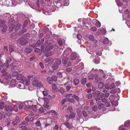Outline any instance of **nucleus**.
<instances>
[{
	"label": "nucleus",
	"mask_w": 130,
	"mask_h": 130,
	"mask_svg": "<svg viewBox=\"0 0 130 130\" xmlns=\"http://www.w3.org/2000/svg\"><path fill=\"white\" fill-rule=\"evenodd\" d=\"M32 83V85L34 87H42V84L39 81V78L38 77H35L33 78Z\"/></svg>",
	"instance_id": "nucleus-1"
},
{
	"label": "nucleus",
	"mask_w": 130,
	"mask_h": 130,
	"mask_svg": "<svg viewBox=\"0 0 130 130\" xmlns=\"http://www.w3.org/2000/svg\"><path fill=\"white\" fill-rule=\"evenodd\" d=\"M44 47H45L43 46H42L41 47V51L44 52H45L46 51L50 50L54 47V46L52 45L51 43H49L47 46L46 47L44 50H43Z\"/></svg>",
	"instance_id": "nucleus-2"
},
{
	"label": "nucleus",
	"mask_w": 130,
	"mask_h": 130,
	"mask_svg": "<svg viewBox=\"0 0 130 130\" xmlns=\"http://www.w3.org/2000/svg\"><path fill=\"white\" fill-rule=\"evenodd\" d=\"M14 20L13 18L11 19L8 23L9 28V31L11 32L13 29L14 27Z\"/></svg>",
	"instance_id": "nucleus-3"
},
{
	"label": "nucleus",
	"mask_w": 130,
	"mask_h": 130,
	"mask_svg": "<svg viewBox=\"0 0 130 130\" xmlns=\"http://www.w3.org/2000/svg\"><path fill=\"white\" fill-rule=\"evenodd\" d=\"M31 103H32V102L30 101H25L24 103H20L19 104V107L20 109H22L23 107L24 104H25L29 108V106H31L29 105Z\"/></svg>",
	"instance_id": "nucleus-4"
},
{
	"label": "nucleus",
	"mask_w": 130,
	"mask_h": 130,
	"mask_svg": "<svg viewBox=\"0 0 130 130\" xmlns=\"http://www.w3.org/2000/svg\"><path fill=\"white\" fill-rule=\"evenodd\" d=\"M28 39L27 38H20L18 40V43L20 44L21 45H25L28 42Z\"/></svg>",
	"instance_id": "nucleus-5"
},
{
	"label": "nucleus",
	"mask_w": 130,
	"mask_h": 130,
	"mask_svg": "<svg viewBox=\"0 0 130 130\" xmlns=\"http://www.w3.org/2000/svg\"><path fill=\"white\" fill-rule=\"evenodd\" d=\"M100 93V92L98 90H96L95 92L93 93L94 97L96 101L99 100L100 99L99 97Z\"/></svg>",
	"instance_id": "nucleus-6"
},
{
	"label": "nucleus",
	"mask_w": 130,
	"mask_h": 130,
	"mask_svg": "<svg viewBox=\"0 0 130 130\" xmlns=\"http://www.w3.org/2000/svg\"><path fill=\"white\" fill-rule=\"evenodd\" d=\"M43 100L44 101L43 106L45 108H47L49 107L48 104L50 102L49 99L46 98H44Z\"/></svg>",
	"instance_id": "nucleus-7"
},
{
	"label": "nucleus",
	"mask_w": 130,
	"mask_h": 130,
	"mask_svg": "<svg viewBox=\"0 0 130 130\" xmlns=\"http://www.w3.org/2000/svg\"><path fill=\"white\" fill-rule=\"evenodd\" d=\"M26 124V122H22L19 126V129L20 130H26L27 129V128L25 126Z\"/></svg>",
	"instance_id": "nucleus-8"
},
{
	"label": "nucleus",
	"mask_w": 130,
	"mask_h": 130,
	"mask_svg": "<svg viewBox=\"0 0 130 130\" xmlns=\"http://www.w3.org/2000/svg\"><path fill=\"white\" fill-rule=\"evenodd\" d=\"M103 44H107L108 46H110L111 45V43L109 42L108 38H106L104 39L103 42Z\"/></svg>",
	"instance_id": "nucleus-9"
},
{
	"label": "nucleus",
	"mask_w": 130,
	"mask_h": 130,
	"mask_svg": "<svg viewBox=\"0 0 130 130\" xmlns=\"http://www.w3.org/2000/svg\"><path fill=\"white\" fill-rule=\"evenodd\" d=\"M17 79L18 80L21 79L23 82H24L26 79V78L25 76H22L21 74H19L17 76Z\"/></svg>",
	"instance_id": "nucleus-10"
},
{
	"label": "nucleus",
	"mask_w": 130,
	"mask_h": 130,
	"mask_svg": "<svg viewBox=\"0 0 130 130\" xmlns=\"http://www.w3.org/2000/svg\"><path fill=\"white\" fill-rule=\"evenodd\" d=\"M31 101L32 102V101ZM29 105H30L32 106V110L34 111H36L38 109L39 106V105H32V103H31ZM31 107V106H29V107L30 108V107Z\"/></svg>",
	"instance_id": "nucleus-11"
},
{
	"label": "nucleus",
	"mask_w": 130,
	"mask_h": 130,
	"mask_svg": "<svg viewBox=\"0 0 130 130\" xmlns=\"http://www.w3.org/2000/svg\"><path fill=\"white\" fill-rule=\"evenodd\" d=\"M57 0H54L53 4L54 6L57 8H58L61 6V4L60 2L58 1H56Z\"/></svg>",
	"instance_id": "nucleus-12"
},
{
	"label": "nucleus",
	"mask_w": 130,
	"mask_h": 130,
	"mask_svg": "<svg viewBox=\"0 0 130 130\" xmlns=\"http://www.w3.org/2000/svg\"><path fill=\"white\" fill-rule=\"evenodd\" d=\"M100 60L99 57L97 56H96L95 59L93 60V61L95 64H97L100 63Z\"/></svg>",
	"instance_id": "nucleus-13"
},
{
	"label": "nucleus",
	"mask_w": 130,
	"mask_h": 130,
	"mask_svg": "<svg viewBox=\"0 0 130 130\" xmlns=\"http://www.w3.org/2000/svg\"><path fill=\"white\" fill-rule=\"evenodd\" d=\"M73 111V109L71 106H68L66 109V112L67 113L69 114L70 113H72Z\"/></svg>",
	"instance_id": "nucleus-14"
},
{
	"label": "nucleus",
	"mask_w": 130,
	"mask_h": 130,
	"mask_svg": "<svg viewBox=\"0 0 130 130\" xmlns=\"http://www.w3.org/2000/svg\"><path fill=\"white\" fill-rule=\"evenodd\" d=\"M0 3H2L4 5H6L9 6H11V5L10 3V2L8 1L7 0H2V2H1Z\"/></svg>",
	"instance_id": "nucleus-15"
},
{
	"label": "nucleus",
	"mask_w": 130,
	"mask_h": 130,
	"mask_svg": "<svg viewBox=\"0 0 130 130\" xmlns=\"http://www.w3.org/2000/svg\"><path fill=\"white\" fill-rule=\"evenodd\" d=\"M77 55L76 53H72L70 56V59L71 60H73L75 59Z\"/></svg>",
	"instance_id": "nucleus-16"
},
{
	"label": "nucleus",
	"mask_w": 130,
	"mask_h": 130,
	"mask_svg": "<svg viewBox=\"0 0 130 130\" xmlns=\"http://www.w3.org/2000/svg\"><path fill=\"white\" fill-rule=\"evenodd\" d=\"M64 124L67 128L69 129H72L73 127V125L71 123H69L68 122H65Z\"/></svg>",
	"instance_id": "nucleus-17"
},
{
	"label": "nucleus",
	"mask_w": 130,
	"mask_h": 130,
	"mask_svg": "<svg viewBox=\"0 0 130 130\" xmlns=\"http://www.w3.org/2000/svg\"><path fill=\"white\" fill-rule=\"evenodd\" d=\"M12 105L9 106L6 105L5 106V110L7 111H12L13 110V108H12Z\"/></svg>",
	"instance_id": "nucleus-18"
},
{
	"label": "nucleus",
	"mask_w": 130,
	"mask_h": 130,
	"mask_svg": "<svg viewBox=\"0 0 130 130\" xmlns=\"http://www.w3.org/2000/svg\"><path fill=\"white\" fill-rule=\"evenodd\" d=\"M46 63H47L48 64H51L54 61V60L53 59L51 58L50 59H45Z\"/></svg>",
	"instance_id": "nucleus-19"
},
{
	"label": "nucleus",
	"mask_w": 130,
	"mask_h": 130,
	"mask_svg": "<svg viewBox=\"0 0 130 130\" xmlns=\"http://www.w3.org/2000/svg\"><path fill=\"white\" fill-rule=\"evenodd\" d=\"M16 80L14 79H11L10 81V85L11 86V87H13L15 86Z\"/></svg>",
	"instance_id": "nucleus-20"
},
{
	"label": "nucleus",
	"mask_w": 130,
	"mask_h": 130,
	"mask_svg": "<svg viewBox=\"0 0 130 130\" xmlns=\"http://www.w3.org/2000/svg\"><path fill=\"white\" fill-rule=\"evenodd\" d=\"M17 87L20 89H24L26 88L24 85L22 83L18 84Z\"/></svg>",
	"instance_id": "nucleus-21"
},
{
	"label": "nucleus",
	"mask_w": 130,
	"mask_h": 130,
	"mask_svg": "<svg viewBox=\"0 0 130 130\" xmlns=\"http://www.w3.org/2000/svg\"><path fill=\"white\" fill-rule=\"evenodd\" d=\"M52 87L53 90H54L56 92H57L58 91V89L57 85L55 84H52Z\"/></svg>",
	"instance_id": "nucleus-22"
},
{
	"label": "nucleus",
	"mask_w": 130,
	"mask_h": 130,
	"mask_svg": "<svg viewBox=\"0 0 130 130\" xmlns=\"http://www.w3.org/2000/svg\"><path fill=\"white\" fill-rule=\"evenodd\" d=\"M79 82V80L77 78H75L73 81V83L75 86H76L77 85Z\"/></svg>",
	"instance_id": "nucleus-23"
},
{
	"label": "nucleus",
	"mask_w": 130,
	"mask_h": 130,
	"mask_svg": "<svg viewBox=\"0 0 130 130\" xmlns=\"http://www.w3.org/2000/svg\"><path fill=\"white\" fill-rule=\"evenodd\" d=\"M71 50L70 48H68L64 51V53L66 54V55H68V53H71Z\"/></svg>",
	"instance_id": "nucleus-24"
},
{
	"label": "nucleus",
	"mask_w": 130,
	"mask_h": 130,
	"mask_svg": "<svg viewBox=\"0 0 130 130\" xmlns=\"http://www.w3.org/2000/svg\"><path fill=\"white\" fill-rule=\"evenodd\" d=\"M68 60V58L67 57H64L62 59V63L63 64H65L67 62Z\"/></svg>",
	"instance_id": "nucleus-25"
},
{
	"label": "nucleus",
	"mask_w": 130,
	"mask_h": 130,
	"mask_svg": "<svg viewBox=\"0 0 130 130\" xmlns=\"http://www.w3.org/2000/svg\"><path fill=\"white\" fill-rule=\"evenodd\" d=\"M72 97L75 99L77 101L79 102L80 101V99L79 97L77 96L76 94H73V95Z\"/></svg>",
	"instance_id": "nucleus-26"
},
{
	"label": "nucleus",
	"mask_w": 130,
	"mask_h": 130,
	"mask_svg": "<svg viewBox=\"0 0 130 130\" xmlns=\"http://www.w3.org/2000/svg\"><path fill=\"white\" fill-rule=\"evenodd\" d=\"M61 63V61L58 59H56L55 60L54 63V65H59Z\"/></svg>",
	"instance_id": "nucleus-27"
},
{
	"label": "nucleus",
	"mask_w": 130,
	"mask_h": 130,
	"mask_svg": "<svg viewBox=\"0 0 130 130\" xmlns=\"http://www.w3.org/2000/svg\"><path fill=\"white\" fill-rule=\"evenodd\" d=\"M9 48V51L10 53L14 51V48L13 45H10Z\"/></svg>",
	"instance_id": "nucleus-28"
},
{
	"label": "nucleus",
	"mask_w": 130,
	"mask_h": 130,
	"mask_svg": "<svg viewBox=\"0 0 130 130\" xmlns=\"http://www.w3.org/2000/svg\"><path fill=\"white\" fill-rule=\"evenodd\" d=\"M11 59L9 57L7 58L6 62V64H9L11 62Z\"/></svg>",
	"instance_id": "nucleus-29"
},
{
	"label": "nucleus",
	"mask_w": 130,
	"mask_h": 130,
	"mask_svg": "<svg viewBox=\"0 0 130 130\" xmlns=\"http://www.w3.org/2000/svg\"><path fill=\"white\" fill-rule=\"evenodd\" d=\"M25 85L26 86H29L30 84V79L27 78L25 80Z\"/></svg>",
	"instance_id": "nucleus-30"
},
{
	"label": "nucleus",
	"mask_w": 130,
	"mask_h": 130,
	"mask_svg": "<svg viewBox=\"0 0 130 130\" xmlns=\"http://www.w3.org/2000/svg\"><path fill=\"white\" fill-rule=\"evenodd\" d=\"M32 50L29 48H27L25 49V52L27 53H30L32 51Z\"/></svg>",
	"instance_id": "nucleus-31"
},
{
	"label": "nucleus",
	"mask_w": 130,
	"mask_h": 130,
	"mask_svg": "<svg viewBox=\"0 0 130 130\" xmlns=\"http://www.w3.org/2000/svg\"><path fill=\"white\" fill-rule=\"evenodd\" d=\"M39 113H42L45 112V109L43 107H40L39 108Z\"/></svg>",
	"instance_id": "nucleus-32"
},
{
	"label": "nucleus",
	"mask_w": 130,
	"mask_h": 130,
	"mask_svg": "<svg viewBox=\"0 0 130 130\" xmlns=\"http://www.w3.org/2000/svg\"><path fill=\"white\" fill-rule=\"evenodd\" d=\"M87 79L86 78H83L81 80V83L83 85H84L85 84Z\"/></svg>",
	"instance_id": "nucleus-33"
},
{
	"label": "nucleus",
	"mask_w": 130,
	"mask_h": 130,
	"mask_svg": "<svg viewBox=\"0 0 130 130\" xmlns=\"http://www.w3.org/2000/svg\"><path fill=\"white\" fill-rule=\"evenodd\" d=\"M75 116V114L72 112L71 114H70L69 116L68 117L69 119H72L74 118Z\"/></svg>",
	"instance_id": "nucleus-34"
},
{
	"label": "nucleus",
	"mask_w": 130,
	"mask_h": 130,
	"mask_svg": "<svg viewBox=\"0 0 130 130\" xmlns=\"http://www.w3.org/2000/svg\"><path fill=\"white\" fill-rule=\"evenodd\" d=\"M98 87L100 88H102L104 86V84L102 82L99 83L98 85Z\"/></svg>",
	"instance_id": "nucleus-35"
},
{
	"label": "nucleus",
	"mask_w": 130,
	"mask_h": 130,
	"mask_svg": "<svg viewBox=\"0 0 130 130\" xmlns=\"http://www.w3.org/2000/svg\"><path fill=\"white\" fill-rule=\"evenodd\" d=\"M58 68V66H51L52 70L53 71L54 70L57 69Z\"/></svg>",
	"instance_id": "nucleus-36"
},
{
	"label": "nucleus",
	"mask_w": 130,
	"mask_h": 130,
	"mask_svg": "<svg viewBox=\"0 0 130 130\" xmlns=\"http://www.w3.org/2000/svg\"><path fill=\"white\" fill-rule=\"evenodd\" d=\"M5 21L2 20H0V28L2 27L5 24Z\"/></svg>",
	"instance_id": "nucleus-37"
},
{
	"label": "nucleus",
	"mask_w": 130,
	"mask_h": 130,
	"mask_svg": "<svg viewBox=\"0 0 130 130\" xmlns=\"http://www.w3.org/2000/svg\"><path fill=\"white\" fill-rule=\"evenodd\" d=\"M51 79L50 77H48L47 78V80L48 83L50 84H51L53 82V80L52 79L51 80Z\"/></svg>",
	"instance_id": "nucleus-38"
},
{
	"label": "nucleus",
	"mask_w": 130,
	"mask_h": 130,
	"mask_svg": "<svg viewBox=\"0 0 130 130\" xmlns=\"http://www.w3.org/2000/svg\"><path fill=\"white\" fill-rule=\"evenodd\" d=\"M12 108H13V110H14L16 112L18 111V108L17 106L15 105H12Z\"/></svg>",
	"instance_id": "nucleus-39"
},
{
	"label": "nucleus",
	"mask_w": 130,
	"mask_h": 130,
	"mask_svg": "<svg viewBox=\"0 0 130 130\" xmlns=\"http://www.w3.org/2000/svg\"><path fill=\"white\" fill-rule=\"evenodd\" d=\"M58 91L61 94H63L65 92V89L63 88H61Z\"/></svg>",
	"instance_id": "nucleus-40"
},
{
	"label": "nucleus",
	"mask_w": 130,
	"mask_h": 130,
	"mask_svg": "<svg viewBox=\"0 0 130 130\" xmlns=\"http://www.w3.org/2000/svg\"><path fill=\"white\" fill-rule=\"evenodd\" d=\"M57 77L56 75L52 76L51 78V79L53 81H56L57 79Z\"/></svg>",
	"instance_id": "nucleus-41"
},
{
	"label": "nucleus",
	"mask_w": 130,
	"mask_h": 130,
	"mask_svg": "<svg viewBox=\"0 0 130 130\" xmlns=\"http://www.w3.org/2000/svg\"><path fill=\"white\" fill-rule=\"evenodd\" d=\"M4 103L2 101H1L0 103V108L1 109H2L4 108Z\"/></svg>",
	"instance_id": "nucleus-42"
},
{
	"label": "nucleus",
	"mask_w": 130,
	"mask_h": 130,
	"mask_svg": "<svg viewBox=\"0 0 130 130\" xmlns=\"http://www.w3.org/2000/svg\"><path fill=\"white\" fill-rule=\"evenodd\" d=\"M5 122L7 125H9L10 123V119L8 118L6 120Z\"/></svg>",
	"instance_id": "nucleus-43"
},
{
	"label": "nucleus",
	"mask_w": 130,
	"mask_h": 130,
	"mask_svg": "<svg viewBox=\"0 0 130 130\" xmlns=\"http://www.w3.org/2000/svg\"><path fill=\"white\" fill-rule=\"evenodd\" d=\"M3 27V28L2 30V31L3 32H5L7 29V26L6 25H4Z\"/></svg>",
	"instance_id": "nucleus-44"
},
{
	"label": "nucleus",
	"mask_w": 130,
	"mask_h": 130,
	"mask_svg": "<svg viewBox=\"0 0 130 130\" xmlns=\"http://www.w3.org/2000/svg\"><path fill=\"white\" fill-rule=\"evenodd\" d=\"M130 121H126L124 123L125 126L126 127L129 126L130 125Z\"/></svg>",
	"instance_id": "nucleus-45"
},
{
	"label": "nucleus",
	"mask_w": 130,
	"mask_h": 130,
	"mask_svg": "<svg viewBox=\"0 0 130 130\" xmlns=\"http://www.w3.org/2000/svg\"><path fill=\"white\" fill-rule=\"evenodd\" d=\"M57 77L61 78L62 76V74L61 73L59 72L57 73Z\"/></svg>",
	"instance_id": "nucleus-46"
},
{
	"label": "nucleus",
	"mask_w": 130,
	"mask_h": 130,
	"mask_svg": "<svg viewBox=\"0 0 130 130\" xmlns=\"http://www.w3.org/2000/svg\"><path fill=\"white\" fill-rule=\"evenodd\" d=\"M92 110L94 111H96L98 109L97 106L96 105H95L92 107Z\"/></svg>",
	"instance_id": "nucleus-47"
},
{
	"label": "nucleus",
	"mask_w": 130,
	"mask_h": 130,
	"mask_svg": "<svg viewBox=\"0 0 130 130\" xmlns=\"http://www.w3.org/2000/svg\"><path fill=\"white\" fill-rule=\"evenodd\" d=\"M112 105L114 106H117L118 105L117 102L115 101H112L111 102Z\"/></svg>",
	"instance_id": "nucleus-48"
},
{
	"label": "nucleus",
	"mask_w": 130,
	"mask_h": 130,
	"mask_svg": "<svg viewBox=\"0 0 130 130\" xmlns=\"http://www.w3.org/2000/svg\"><path fill=\"white\" fill-rule=\"evenodd\" d=\"M94 78V76L93 74H91L89 76L88 78L89 79H93Z\"/></svg>",
	"instance_id": "nucleus-49"
},
{
	"label": "nucleus",
	"mask_w": 130,
	"mask_h": 130,
	"mask_svg": "<svg viewBox=\"0 0 130 130\" xmlns=\"http://www.w3.org/2000/svg\"><path fill=\"white\" fill-rule=\"evenodd\" d=\"M92 97V95L91 93H89L87 95V98L89 99H91Z\"/></svg>",
	"instance_id": "nucleus-50"
},
{
	"label": "nucleus",
	"mask_w": 130,
	"mask_h": 130,
	"mask_svg": "<svg viewBox=\"0 0 130 130\" xmlns=\"http://www.w3.org/2000/svg\"><path fill=\"white\" fill-rule=\"evenodd\" d=\"M76 111L78 115L79 116H80L82 113V112L79 109H78Z\"/></svg>",
	"instance_id": "nucleus-51"
},
{
	"label": "nucleus",
	"mask_w": 130,
	"mask_h": 130,
	"mask_svg": "<svg viewBox=\"0 0 130 130\" xmlns=\"http://www.w3.org/2000/svg\"><path fill=\"white\" fill-rule=\"evenodd\" d=\"M89 39L91 41H93L94 40V38L93 36L92 35H90L89 37Z\"/></svg>",
	"instance_id": "nucleus-52"
},
{
	"label": "nucleus",
	"mask_w": 130,
	"mask_h": 130,
	"mask_svg": "<svg viewBox=\"0 0 130 130\" xmlns=\"http://www.w3.org/2000/svg\"><path fill=\"white\" fill-rule=\"evenodd\" d=\"M28 23V22L27 21H24V24L23 25V27H25L26 26Z\"/></svg>",
	"instance_id": "nucleus-53"
},
{
	"label": "nucleus",
	"mask_w": 130,
	"mask_h": 130,
	"mask_svg": "<svg viewBox=\"0 0 130 130\" xmlns=\"http://www.w3.org/2000/svg\"><path fill=\"white\" fill-rule=\"evenodd\" d=\"M63 3L64 4L66 5V6L68 5L69 4V1L68 0H67V1L66 0H64L63 1Z\"/></svg>",
	"instance_id": "nucleus-54"
},
{
	"label": "nucleus",
	"mask_w": 130,
	"mask_h": 130,
	"mask_svg": "<svg viewBox=\"0 0 130 130\" xmlns=\"http://www.w3.org/2000/svg\"><path fill=\"white\" fill-rule=\"evenodd\" d=\"M18 74V72L17 71H15L12 74V77H14Z\"/></svg>",
	"instance_id": "nucleus-55"
},
{
	"label": "nucleus",
	"mask_w": 130,
	"mask_h": 130,
	"mask_svg": "<svg viewBox=\"0 0 130 130\" xmlns=\"http://www.w3.org/2000/svg\"><path fill=\"white\" fill-rule=\"evenodd\" d=\"M41 124L39 121H37L36 123V125L37 127L39 126H40Z\"/></svg>",
	"instance_id": "nucleus-56"
},
{
	"label": "nucleus",
	"mask_w": 130,
	"mask_h": 130,
	"mask_svg": "<svg viewBox=\"0 0 130 130\" xmlns=\"http://www.w3.org/2000/svg\"><path fill=\"white\" fill-rule=\"evenodd\" d=\"M21 27V25L20 24H17L15 28L17 30H18L19 28Z\"/></svg>",
	"instance_id": "nucleus-57"
},
{
	"label": "nucleus",
	"mask_w": 130,
	"mask_h": 130,
	"mask_svg": "<svg viewBox=\"0 0 130 130\" xmlns=\"http://www.w3.org/2000/svg\"><path fill=\"white\" fill-rule=\"evenodd\" d=\"M103 104L102 103H101L99 104V105L98 108L100 109H101L103 108Z\"/></svg>",
	"instance_id": "nucleus-58"
},
{
	"label": "nucleus",
	"mask_w": 130,
	"mask_h": 130,
	"mask_svg": "<svg viewBox=\"0 0 130 130\" xmlns=\"http://www.w3.org/2000/svg\"><path fill=\"white\" fill-rule=\"evenodd\" d=\"M82 113L84 117H86L87 116V114L85 111H82Z\"/></svg>",
	"instance_id": "nucleus-59"
},
{
	"label": "nucleus",
	"mask_w": 130,
	"mask_h": 130,
	"mask_svg": "<svg viewBox=\"0 0 130 130\" xmlns=\"http://www.w3.org/2000/svg\"><path fill=\"white\" fill-rule=\"evenodd\" d=\"M71 87L70 86H67L66 87L67 90V91H69L71 89Z\"/></svg>",
	"instance_id": "nucleus-60"
},
{
	"label": "nucleus",
	"mask_w": 130,
	"mask_h": 130,
	"mask_svg": "<svg viewBox=\"0 0 130 130\" xmlns=\"http://www.w3.org/2000/svg\"><path fill=\"white\" fill-rule=\"evenodd\" d=\"M68 101L71 103H74L75 102V101L73 99H69Z\"/></svg>",
	"instance_id": "nucleus-61"
},
{
	"label": "nucleus",
	"mask_w": 130,
	"mask_h": 130,
	"mask_svg": "<svg viewBox=\"0 0 130 130\" xmlns=\"http://www.w3.org/2000/svg\"><path fill=\"white\" fill-rule=\"evenodd\" d=\"M95 25L98 27H100L101 26V24L99 22H96L95 23Z\"/></svg>",
	"instance_id": "nucleus-62"
},
{
	"label": "nucleus",
	"mask_w": 130,
	"mask_h": 130,
	"mask_svg": "<svg viewBox=\"0 0 130 130\" xmlns=\"http://www.w3.org/2000/svg\"><path fill=\"white\" fill-rule=\"evenodd\" d=\"M103 94L104 95V97L107 98L109 96V94L108 93H104Z\"/></svg>",
	"instance_id": "nucleus-63"
},
{
	"label": "nucleus",
	"mask_w": 130,
	"mask_h": 130,
	"mask_svg": "<svg viewBox=\"0 0 130 130\" xmlns=\"http://www.w3.org/2000/svg\"><path fill=\"white\" fill-rule=\"evenodd\" d=\"M43 93L44 96H46L47 95V91H44L43 92Z\"/></svg>",
	"instance_id": "nucleus-64"
}]
</instances>
